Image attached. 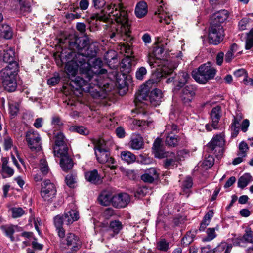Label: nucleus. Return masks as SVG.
Listing matches in <instances>:
<instances>
[{
  "instance_id": "473e14b6",
  "label": "nucleus",
  "mask_w": 253,
  "mask_h": 253,
  "mask_svg": "<svg viewBox=\"0 0 253 253\" xmlns=\"http://www.w3.org/2000/svg\"><path fill=\"white\" fill-rule=\"evenodd\" d=\"M166 144L169 146L175 147L181 141V136L172 133H166Z\"/></svg>"
},
{
  "instance_id": "a19ab883",
  "label": "nucleus",
  "mask_w": 253,
  "mask_h": 253,
  "mask_svg": "<svg viewBox=\"0 0 253 253\" xmlns=\"http://www.w3.org/2000/svg\"><path fill=\"white\" fill-rule=\"evenodd\" d=\"M252 176L249 173H245L241 176L238 181V187L243 189L250 182Z\"/></svg>"
},
{
  "instance_id": "39448f33",
  "label": "nucleus",
  "mask_w": 253,
  "mask_h": 253,
  "mask_svg": "<svg viewBox=\"0 0 253 253\" xmlns=\"http://www.w3.org/2000/svg\"><path fill=\"white\" fill-rule=\"evenodd\" d=\"M18 69L16 63L6 66L0 72V78L4 89L8 92H14L17 87L16 75Z\"/></svg>"
},
{
  "instance_id": "72a5a7b5",
  "label": "nucleus",
  "mask_w": 253,
  "mask_h": 253,
  "mask_svg": "<svg viewBox=\"0 0 253 253\" xmlns=\"http://www.w3.org/2000/svg\"><path fill=\"white\" fill-rule=\"evenodd\" d=\"M238 240L234 243L236 246H241V244L244 242L253 244V231L251 228L246 229L243 237Z\"/></svg>"
},
{
  "instance_id": "338daca9",
  "label": "nucleus",
  "mask_w": 253,
  "mask_h": 253,
  "mask_svg": "<svg viewBox=\"0 0 253 253\" xmlns=\"http://www.w3.org/2000/svg\"><path fill=\"white\" fill-rule=\"evenodd\" d=\"M193 185L192 180L190 177H187L183 182L182 187L183 189H189L192 187Z\"/></svg>"
},
{
  "instance_id": "4be33fe9",
  "label": "nucleus",
  "mask_w": 253,
  "mask_h": 253,
  "mask_svg": "<svg viewBox=\"0 0 253 253\" xmlns=\"http://www.w3.org/2000/svg\"><path fill=\"white\" fill-rule=\"evenodd\" d=\"M229 15L228 11L225 9L221 10L215 13L211 23L215 25H222L226 21Z\"/></svg>"
},
{
  "instance_id": "2f4dec72",
  "label": "nucleus",
  "mask_w": 253,
  "mask_h": 253,
  "mask_svg": "<svg viewBox=\"0 0 253 253\" xmlns=\"http://www.w3.org/2000/svg\"><path fill=\"white\" fill-rule=\"evenodd\" d=\"M64 223L63 215H58L54 218V225L56 228V231L58 236H63V233L65 231L63 228V224Z\"/></svg>"
},
{
  "instance_id": "f3484780",
  "label": "nucleus",
  "mask_w": 253,
  "mask_h": 253,
  "mask_svg": "<svg viewBox=\"0 0 253 253\" xmlns=\"http://www.w3.org/2000/svg\"><path fill=\"white\" fill-rule=\"evenodd\" d=\"M129 195L126 193L113 195L112 206L116 208L126 207L130 202Z\"/></svg>"
},
{
  "instance_id": "9b49d317",
  "label": "nucleus",
  "mask_w": 253,
  "mask_h": 253,
  "mask_svg": "<svg viewBox=\"0 0 253 253\" xmlns=\"http://www.w3.org/2000/svg\"><path fill=\"white\" fill-rule=\"evenodd\" d=\"M41 196L44 201L52 202L56 195V188L54 184L49 180H45L42 183Z\"/></svg>"
},
{
  "instance_id": "ddd939ff",
  "label": "nucleus",
  "mask_w": 253,
  "mask_h": 253,
  "mask_svg": "<svg viewBox=\"0 0 253 253\" xmlns=\"http://www.w3.org/2000/svg\"><path fill=\"white\" fill-rule=\"evenodd\" d=\"M26 140L28 146L32 151H39L41 149V138L38 132L30 130L26 134Z\"/></svg>"
},
{
  "instance_id": "603ef678",
  "label": "nucleus",
  "mask_w": 253,
  "mask_h": 253,
  "mask_svg": "<svg viewBox=\"0 0 253 253\" xmlns=\"http://www.w3.org/2000/svg\"><path fill=\"white\" fill-rule=\"evenodd\" d=\"M179 131V129L176 125L174 124H169L166 126L165 129L166 133H172L173 134L177 133Z\"/></svg>"
},
{
  "instance_id": "c03bdc74",
  "label": "nucleus",
  "mask_w": 253,
  "mask_h": 253,
  "mask_svg": "<svg viewBox=\"0 0 253 253\" xmlns=\"http://www.w3.org/2000/svg\"><path fill=\"white\" fill-rule=\"evenodd\" d=\"M240 120L236 117H234L233 122L232 123L231 129L233 131L232 133V137H235L237 136L239 133V125L240 124Z\"/></svg>"
},
{
  "instance_id": "680f3d73",
  "label": "nucleus",
  "mask_w": 253,
  "mask_h": 253,
  "mask_svg": "<svg viewBox=\"0 0 253 253\" xmlns=\"http://www.w3.org/2000/svg\"><path fill=\"white\" fill-rule=\"evenodd\" d=\"M116 53L114 51H109L106 53L105 59L107 62H111L112 60L116 59Z\"/></svg>"
},
{
  "instance_id": "423d86ee",
  "label": "nucleus",
  "mask_w": 253,
  "mask_h": 253,
  "mask_svg": "<svg viewBox=\"0 0 253 253\" xmlns=\"http://www.w3.org/2000/svg\"><path fill=\"white\" fill-rule=\"evenodd\" d=\"M60 238V248L65 253H74L77 252L82 246L80 238L76 234L69 232L66 235L65 231L63 236Z\"/></svg>"
},
{
  "instance_id": "de8ad7c7",
  "label": "nucleus",
  "mask_w": 253,
  "mask_h": 253,
  "mask_svg": "<svg viewBox=\"0 0 253 253\" xmlns=\"http://www.w3.org/2000/svg\"><path fill=\"white\" fill-rule=\"evenodd\" d=\"M232 247L233 246L231 244L227 245V244L225 243H222L214 249L213 252L215 253L216 252H219L220 251V249H221V250H223L225 248V247H226L224 253H230L232 248Z\"/></svg>"
},
{
  "instance_id": "c756f323",
  "label": "nucleus",
  "mask_w": 253,
  "mask_h": 253,
  "mask_svg": "<svg viewBox=\"0 0 253 253\" xmlns=\"http://www.w3.org/2000/svg\"><path fill=\"white\" fill-rule=\"evenodd\" d=\"M14 54L15 52L14 50L11 48H9L6 50H4L3 51V53L1 59H2L4 62L8 63V65L7 66H9L13 63H16L17 67V69H18V64L17 62L15 61Z\"/></svg>"
},
{
  "instance_id": "1a4fd4ad",
  "label": "nucleus",
  "mask_w": 253,
  "mask_h": 253,
  "mask_svg": "<svg viewBox=\"0 0 253 253\" xmlns=\"http://www.w3.org/2000/svg\"><path fill=\"white\" fill-rule=\"evenodd\" d=\"M225 143V135L222 133L214 135L207 146L211 153L221 156L223 153Z\"/></svg>"
},
{
  "instance_id": "c85d7f7f",
  "label": "nucleus",
  "mask_w": 253,
  "mask_h": 253,
  "mask_svg": "<svg viewBox=\"0 0 253 253\" xmlns=\"http://www.w3.org/2000/svg\"><path fill=\"white\" fill-rule=\"evenodd\" d=\"M123 228V225L122 223L119 220H114L110 222L108 228V232L109 235L113 237L115 235L119 234L120 231Z\"/></svg>"
},
{
  "instance_id": "aec40b11",
  "label": "nucleus",
  "mask_w": 253,
  "mask_h": 253,
  "mask_svg": "<svg viewBox=\"0 0 253 253\" xmlns=\"http://www.w3.org/2000/svg\"><path fill=\"white\" fill-rule=\"evenodd\" d=\"M149 87L148 85L144 84L140 87L135 96L134 102L136 106L139 103L147 101L149 99Z\"/></svg>"
},
{
  "instance_id": "4c0bfd02",
  "label": "nucleus",
  "mask_w": 253,
  "mask_h": 253,
  "mask_svg": "<svg viewBox=\"0 0 253 253\" xmlns=\"http://www.w3.org/2000/svg\"><path fill=\"white\" fill-rule=\"evenodd\" d=\"M121 158L122 160L129 164L135 162L136 156L128 151H124L121 153Z\"/></svg>"
},
{
  "instance_id": "5fc2aeb1",
  "label": "nucleus",
  "mask_w": 253,
  "mask_h": 253,
  "mask_svg": "<svg viewBox=\"0 0 253 253\" xmlns=\"http://www.w3.org/2000/svg\"><path fill=\"white\" fill-rule=\"evenodd\" d=\"M207 237L204 240L205 241H210L213 240L216 236L215 229L209 228L207 230Z\"/></svg>"
},
{
  "instance_id": "5701e85b",
  "label": "nucleus",
  "mask_w": 253,
  "mask_h": 253,
  "mask_svg": "<svg viewBox=\"0 0 253 253\" xmlns=\"http://www.w3.org/2000/svg\"><path fill=\"white\" fill-rule=\"evenodd\" d=\"M159 174L155 168H151L145 171V173L141 175V179L145 182L153 183L159 177Z\"/></svg>"
},
{
  "instance_id": "58836bf2",
  "label": "nucleus",
  "mask_w": 253,
  "mask_h": 253,
  "mask_svg": "<svg viewBox=\"0 0 253 253\" xmlns=\"http://www.w3.org/2000/svg\"><path fill=\"white\" fill-rule=\"evenodd\" d=\"M153 149L155 154V156L159 158H163V155L165 152L163 151L161 147V141L159 139H157L155 140L153 145Z\"/></svg>"
},
{
  "instance_id": "f8f14e48",
  "label": "nucleus",
  "mask_w": 253,
  "mask_h": 253,
  "mask_svg": "<svg viewBox=\"0 0 253 253\" xmlns=\"http://www.w3.org/2000/svg\"><path fill=\"white\" fill-rule=\"evenodd\" d=\"M189 78V76L187 72L181 71L175 74L174 77L167 79L166 82L169 83L173 82L174 86L172 91L174 93H177L185 85Z\"/></svg>"
},
{
  "instance_id": "0e129e2a",
  "label": "nucleus",
  "mask_w": 253,
  "mask_h": 253,
  "mask_svg": "<svg viewBox=\"0 0 253 253\" xmlns=\"http://www.w3.org/2000/svg\"><path fill=\"white\" fill-rule=\"evenodd\" d=\"M60 80V78L59 76L57 75L49 79L47 81V84L49 85L54 86L59 82Z\"/></svg>"
},
{
  "instance_id": "c9c22d12",
  "label": "nucleus",
  "mask_w": 253,
  "mask_h": 253,
  "mask_svg": "<svg viewBox=\"0 0 253 253\" xmlns=\"http://www.w3.org/2000/svg\"><path fill=\"white\" fill-rule=\"evenodd\" d=\"M147 5L146 2L144 1H140L137 4L135 13L137 17L141 18L146 15L147 13Z\"/></svg>"
},
{
  "instance_id": "4d7b16f0",
  "label": "nucleus",
  "mask_w": 253,
  "mask_h": 253,
  "mask_svg": "<svg viewBox=\"0 0 253 253\" xmlns=\"http://www.w3.org/2000/svg\"><path fill=\"white\" fill-rule=\"evenodd\" d=\"M138 162L141 163L146 165L150 164L152 162V159L148 157L145 154H140L138 159Z\"/></svg>"
},
{
  "instance_id": "e2e57ef3",
  "label": "nucleus",
  "mask_w": 253,
  "mask_h": 253,
  "mask_svg": "<svg viewBox=\"0 0 253 253\" xmlns=\"http://www.w3.org/2000/svg\"><path fill=\"white\" fill-rule=\"evenodd\" d=\"M81 17V13L80 12H71V13H67L65 15V17L66 19L73 20L75 19H79Z\"/></svg>"
},
{
  "instance_id": "6ab92c4d",
  "label": "nucleus",
  "mask_w": 253,
  "mask_h": 253,
  "mask_svg": "<svg viewBox=\"0 0 253 253\" xmlns=\"http://www.w3.org/2000/svg\"><path fill=\"white\" fill-rule=\"evenodd\" d=\"M164 51V50L162 47L156 46L154 48L153 52L151 55L149 56L147 61L151 68H155L158 66L156 60H160L162 58Z\"/></svg>"
},
{
  "instance_id": "cd10ccee",
  "label": "nucleus",
  "mask_w": 253,
  "mask_h": 253,
  "mask_svg": "<svg viewBox=\"0 0 253 253\" xmlns=\"http://www.w3.org/2000/svg\"><path fill=\"white\" fill-rule=\"evenodd\" d=\"M0 228L5 235L10 238V241L13 242L15 241L13 234L15 231H20V228L18 225H5L1 226Z\"/></svg>"
},
{
  "instance_id": "f704fd0d",
  "label": "nucleus",
  "mask_w": 253,
  "mask_h": 253,
  "mask_svg": "<svg viewBox=\"0 0 253 253\" xmlns=\"http://www.w3.org/2000/svg\"><path fill=\"white\" fill-rule=\"evenodd\" d=\"M16 13L20 16H25L32 11V8L29 2L20 3L18 5Z\"/></svg>"
},
{
  "instance_id": "052dcab7",
  "label": "nucleus",
  "mask_w": 253,
  "mask_h": 253,
  "mask_svg": "<svg viewBox=\"0 0 253 253\" xmlns=\"http://www.w3.org/2000/svg\"><path fill=\"white\" fill-rule=\"evenodd\" d=\"M93 6L95 9H101L106 4V0H92Z\"/></svg>"
},
{
  "instance_id": "a878e982",
  "label": "nucleus",
  "mask_w": 253,
  "mask_h": 253,
  "mask_svg": "<svg viewBox=\"0 0 253 253\" xmlns=\"http://www.w3.org/2000/svg\"><path fill=\"white\" fill-rule=\"evenodd\" d=\"M85 177L87 181L93 184H98L102 182V177L95 169L85 172Z\"/></svg>"
},
{
  "instance_id": "dca6fc26",
  "label": "nucleus",
  "mask_w": 253,
  "mask_h": 253,
  "mask_svg": "<svg viewBox=\"0 0 253 253\" xmlns=\"http://www.w3.org/2000/svg\"><path fill=\"white\" fill-rule=\"evenodd\" d=\"M183 154L182 151L177 152V155L172 152H166L163 155L164 158H166L164 162V167L166 169H170L171 167H173L176 162H178L181 160L180 157Z\"/></svg>"
},
{
  "instance_id": "393cba45",
  "label": "nucleus",
  "mask_w": 253,
  "mask_h": 253,
  "mask_svg": "<svg viewBox=\"0 0 253 253\" xmlns=\"http://www.w3.org/2000/svg\"><path fill=\"white\" fill-rule=\"evenodd\" d=\"M144 145L143 139L138 134H133L129 142V147L133 150H140L143 148Z\"/></svg>"
},
{
  "instance_id": "37998d69",
  "label": "nucleus",
  "mask_w": 253,
  "mask_h": 253,
  "mask_svg": "<svg viewBox=\"0 0 253 253\" xmlns=\"http://www.w3.org/2000/svg\"><path fill=\"white\" fill-rule=\"evenodd\" d=\"M124 73L122 75H117L116 77V85L120 88H123L126 86L125 74Z\"/></svg>"
},
{
  "instance_id": "7c9ffc66",
  "label": "nucleus",
  "mask_w": 253,
  "mask_h": 253,
  "mask_svg": "<svg viewBox=\"0 0 253 253\" xmlns=\"http://www.w3.org/2000/svg\"><path fill=\"white\" fill-rule=\"evenodd\" d=\"M113 196L109 192L103 191L99 195L98 200L101 205L107 206L111 203L113 204Z\"/></svg>"
},
{
  "instance_id": "69168bd1",
  "label": "nucleus",
  "mask_w": 253,
  "mask_h": 253,
  "mask_svg": "<svg viewBox=\"0 0 253 253\" xmlns=\"http://www.w3.org/2000/svg\"><path fill=\"white\" fill-rule=\"evenodd\" d=\"M73 130L78 133L84 135H87L88 134V130L82 126H76L73 128Z\"/></svg>"
},
{
  "instance_id": "f257e3e1",
  "label": "nucleus",
  "mask_w": 253,
  "mask_h": 253,
  "mask_svg": "<svg viewBox=\"0 0 253 253\" xmlns=\"http://www.w3.org/2000/svg\"><path fill=\"white\" fill-rule=\"evenodd\" d=\"M102 15L98 13L92 14L90 19L104 22H108L109 19L115 20L110 25H106L107 27L105 31L106 37L116 41L120 39L126 40L121 47V50L127 54L126 56H131L133 54L131 47L132 43L130 41L132 37L130 35L129 22L128 14L125 8L121 4H110L102 10Z\"/></svg>"
},
{
  "instance_id": "49530a36",
  "label": "nucleus",
  "mask_w": 253,
  "mask_h": 253,
  "mask_svg": "<svg viewBox=\"0 0 253 253\" xmlns=\"http://www.w3.org/2000/svg\"><path fill=\"white\" fill-rule=\"evenodd\" d=\"M239 151L238 155L242 157H246L247 152L249 150V147L247 143L242 141L239 145Z\"/></svg>"
},
{
  "instance_id": "20e7f679",
  "label": "nucleus",
  "mask_w": 253,
  "mask_h": 253,
  "mask_svg": "<svg viewBox=\"0 0 253 253\" xmlns=\"http://www.w3.org/2000/svg\"><path fill=\"white\" fill-rule=\"evenodd\" d=\"M77 57L76 55L69 48L67 51L63 50L59 56V59L56 58V63L58 66H62L65 64V71L68 76V78L71 79V82L73 79L71 78L75 77L76 76L78 69L79 68L80 73L81 74V65L84 64V62L77 61L76 59ZM69 84L73 89L76 90L69 83ZM76 90H77L76 89Z\"/></svg>"
},
{
  "instance_id": "8fccbe9b",
  "label": "nucleus",
  "mask_w": 253,
  "mask_h": 253,
  "mask_svg": "<svg viewBox=\"0 0 253 253\" xmlns=\"http://www.w3.org/2000/svg\"><path fill=\"white\" fill-rule=\"evenodd\" d=\"M214 163V159L211 155H208L206 157L203 162V165L206 169L210 168Z\"/></svg>"
},
{
  "instance_id": "a211bd4d",
  "label": "nucleus",
  "mask_w": 253,
  "mask_h": 253,
  "mask_svg": "<svg viewBox=\"0 0 253 253\" xmlns=\"http://www.w3.org/2000/svg\"><path fill=\"white\" fill-rule=\"evenodd\" d=\"M56 156L61 158L60 164L63 171H67L72 169L74 163L68 154V151H66V153L63 152L58 153Z\"/></svg>"
},
{
  "instance_id": "bb28decb",
  "label": "nucleus",
  "mask_w": 253,
  "mask_h": 253,
  "mask_svg": "<svg viewBox=\"0 0 253 253\" xmlns=\"http://www.w3.org/2000/svg\"><path fill=\"white\" fill-rule=\"evenodd\" d=\"M135 64L133 57L126 56L122 60L120 64V68L122 71L125 73H129L133 64Z\"/></svg>"
},
{
  "instance_id": "6e6d98bb",
  "label": "nucleus",
  "mask_w": 253,
  "mask_h": 253,
  "mask_svg": "<svg viewBox=\"0 0 253 253\" xmlns=\"http://www.w3.org/2000/svg\"><path fill=\"white\" fill-rule=\"evenodd\" d=\"M157 248L161 251H167L169 248V243L165 239H162L158 243Z\"/></svg>"
},
{
  "instance_id": "79ce46f5",
  "label": "nucleus",
  "mask_w": 253,
  "mask_h": 253,
  "mask_svg": "<svg viewBox=\"0 0 253 253\" xmlns=\"http://www.w3.org/2000/svg\"><path fill=\"white\" fill-rule=\"evenodd\" d=\"M252 47H253V27L247 34L245 49L246 50H249Z\"/></svg>"
},
{
  "instance_id": "09e8293b",
  "label": "nucleus",
  "mask_w": 253,
  "mask_h": 253,
  "mask_svg": "<svg viewBox=\"0 0 253 253\" xmlns=\"http://www.w3.org/2000/svg\"><path fill=\"white\" fill-rule=\"evenodd\" d=\"M11 210L12 216L14 218L20 217L25 213L24 211L21 208L14 207L12 208Z\"/></svg>"
},
{
  "instance_id": "4468645a",
  "label": "nucleus",
  "mask_w": 253,
  "mask_h": 253,
  "mask_svg": "<svg viewBox=\"0 0 253 253\" xmlns=\"http://www.w3.org/2000/svg\"><path fill=\"white\" fill-rule=\"evenodd\" d=\"M196 91L197 87L194 85L189 84L184 86L180 94V98L182 103L185 105H190L195 97Z\"/></svg>"
},
{
  "instance_id": "e433bc0d",
  "label": "nucleus",
  "mask_w": 253,
  "mask_h": 253,
  "mask_svg": "<svg viewBox=\"0 0 253 253\" xmlns=\"http://www.w3.org/2000/svg\"><path fill=\"white\" fill-rule=\"evenodd\" d=\"M13 33L11 28L8 25H0V37L5 39H10L12 37Z\"/></svg>"
},
{
  "instance_id": "bf43d9fd",
  "label": "nucleus",
  "mask_w": 253,
  "mask_h": 253,
  "mask_svg": "<svg viewBox=\"0 0 253 253\" xmlns=\"http://www.w3.org/2000/svg\"><path fill=\"white\" fill-rule=\"evenodd\" d=\"M248 23V19L246 18L242 19L238 23V28L239 30L244 31L246 30Z\"/></svg>"
},
{
  "instance_id": "7ed1b4c3",
  "label": "nucleus",
  "mask_w": 253,
  "mask_h": 253,
  "mask_svg": "<svg viewBox=\"0 0 253 253\" xmlns=\"http://www.w3.org/2000/svg\"><path fill=\"white\" fill-rule=\"evenodd\" d=\"M61 44H68V48L77 56L76 59L80 62H86V58L95 57L99 50L97 42H90L87 37H79L75 34H70L64 39H60Z\"/></svg>"
},
{
  "instance_id": "9d476101",
  "label": "nucleus",
  "mask_w": 253,
  "mask_h": 253,
  "mask_svg": "<svg viewBox=\"0 0 253 253\" xmlns=\"http://www.w3.org/2000/svg\"><path fill=\"white\" fill-rule=\"evenodd\" d=\"M224 35L222 25L211 23L208 33L209 41L210 43L214 45L218 44L223 41Z\"/></svg>"
},
{
  "instance_id": "ea45409f",
  "label": "nucleus",
  "mask_w": 253,
  "mask_h": 253,
  "mask_svg": "<svg viewBox=\"0 0 253 253\" xmlns=\"http://www.w3.org/2000/svg\"><path fill=\"white\" fill-rule=\"evenodd\" d=\"M66 184L70 188H74L77 182V176L76 173L72 172L69 173L65 178Z\"/></svg>"
},
{
  "instance_id": "864d4df0",
  "label": "nucleus",
  "mask_w": 253,
  "mask_h": 253,
  "mask_svg": "<svg viewBox=\"0 0 253 253\" xmlns=\"http://www.w3.org/2000/svg\"><path fill=\"white\" fill-rule=\"evenodd\" d=\"M148 192V189L146 187H139L134 192V196L138 199L144 197Z\"/></svg>"
},
{
  "instance_id": "412c9836",
  "label": "nucleus",
  "mask_w": 253,
  "mask_h": 253,
  "mask_svg": "<svg viewBox=\"0 0 253 253\" xmlns=\"http://www.w3.org/2000/svg\"><path fill=\"white\" fill-rule=\"evenodd\" d=\"M163 99V93L159 89L153 90L149 95V100L151 104L154 106H159Z\"/></svg>"
},
{
  "instance_id": "13d9d810",
  "label": "nucleus",
  "mask_w": 253,
  "mask_h": 253,
  "mask_svg": "<svg viewBox=\"0 0 253 253\" xmlns=\"http://www.w3.org/2000/svg\"><path fill=\"white\" fill-rule=\"evenodd\" d=\"M65 213H68V215L70 216V218H73L74 221L78 220L79 219V214L78 211L75 209H71V210L65 212Z\"/></svg>"
},
{
  "instance_id": "2eb2a0df",
  "label": "nucleus",
  "mask_w": 253,
  "mask_h": 253,
  "mask_svg": "<svg viewBox=\"0 0 253 253\" xmlns=\"http://www.w3.org/2000/svg\"><path fill=\"white\" fill-rule=\"evenodd\" d=\"M65 138L62 132H58L55 136V146L54 147V156L58 153L68 151V147L65 141Z\"/></svg>"
},
{
  "instance_id": "b1692460",
  "label": "nucleus",
  "mask_w": 253,
  "mask_h": 253,
  "mask_svg": "<svg viewBox=\"0 0 253 253\" xmlns=\"http://www.w3.org/2000/svg\"><path fill=\"white\" fill-rule=\"evenodd\" d=\"M210 115L213 128H217L219 121L221 117V107L220 106H216L213 108Z\"/></svg>"
},
{
  "instance_id": "0eeeda50",
  "label": "nucleus",
  "mask_w": 253,
  "mask_h": 253,
  "mask_svg": "<svg viewBox=\"0 0 253 253\" xmlns=\"http://www.w3.org/2000/svg\"><path fill=\"white\" fill-rule=\"evenodd\" d=\"M216 70L210 66V63L201 65L197 69L192 72V77L200 84H205L208 80L213 79Z\"/></svg>"
},
{
  "instance_id": "774afa93",
  "label": "nucleus",
  "mask_w": 253,
  "mask_h": 253,
  "mask_svg": "<svg viewBox=\"0 0 253 253\" xmlns=\"http://www.w3.org/2000/svg\"><path fill=\"white\" fill-rule=\"evenodd\" d=\"M13 145V142L11 138L7 136L4 140V148L5 150L10 149Z\"/></svg>"
},
{
  "instance_id": "6e6552de",
  "label": "nucleus",
  "mask_w": 253,
  "mask_h": 253,
  "mask_svg": "<svg viewBox=\"0 0 253 253\" xmlns=\"http://www.w3.org/2000/svg\"><path fill=\"white\" fill-rule=\"evenodd\" d=\"M93 143L94 145L95 154L99 163H114V159L110 157V152L105 148V143L103 139L94 140Z\"/></svg>"
},
{
  "instance_id": "f03ea898",
  "label": "nucleus",
  "mask_w": 253,
  "mask_h": 253,
  "mask_svg": "<svg viewBox=\"0 0 253 253\" xmlns=\"http://www.w3.org/2000/svg\"><path fill=\"white\" fill-rule=\"evenodd\" d=\"M103 62L99 58L95 59L90 65L88 62L82 64L81 68V77H76L70 82L71 85L77 90L90 92L94 86L99 88H108V84H103L99 81L100 75L106 73L107 70L102 68Z\"/></svg>"
},
{
  "instance_id": "a18cd8bd",
  "label": "nucleus",
  "mask_w": 253,
  "mask_h": 253,
  "mask_svg": "<svg viewBox=\"0 0 253 253\" xmlns=\"http://www.w3.org/2000/svg\"><path fill=\"white\" fill-rule=\"evenodd\" d=\"M14 173V169L9 166L1 168L0 170V173L3 178L11 177Z\"/></svg>"
},
{
  "instance_id": "3c124183",
  "label": "nucleus",
  "mask_w": 253,
  "mask_h": 253,
  "mask_svg": "<svg viewBox=\"0 0 253 253\" xmlns=\"http://www.w3.org/2000/svg\"><path fill=\"white\" fill-rule=\"evenodd\" d=\"M147 74V70L144 67L139 68L135 73V76L137 79L139 80H143L144 76Z\"/></svg>"
}]
</instances>
